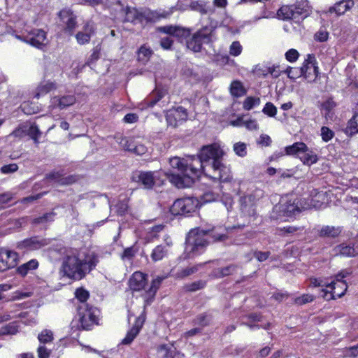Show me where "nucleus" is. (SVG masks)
I'll return each mask as SVG.
<instances>
[{
    "mask_svg": "<svg viewBox=\"0 0 358 358\" xmlns=\"http://www.w3.org/2000/svg\"><path fill=\"white\" fill-rule=\"evenodd\" d=\"M321 137L323 141L324 142H329L330 140H331L335 134L334 132L330 129L329 127L323 126L321 128Z\"/></svg>",
    "mask_w": 358,
    "mask_h": 358,
    "instance_id": "obj_52",
    "label": "nucleus"
},
{
    "mask_svg": "<svg viewBox=\"0 0 358 358\" xmlns=\"http://www.w3.org/2000/svg\"><path fill=\"white\" fill-rule=\"evenodd\" d=\"M329 33L324 29H320L315 34V39L319 42H324L328 40Z\"/></svg>",
    "mask_w": 358,
    "mask_h": 358,
    "instance_id": "obj_60",
    "label": "nucleus"
},
{
    "mask_svg": "<svg viewBox=\"0 0 358 358\" xmlns=\"http://www.w3.org/2000/svg\"><path fill=\"white\" fill-rule=\"evenodd\" d=\"M300 200L295 195H285L279 203L275 205L271 213L272 220H282L284 217H292L301 211Z\"/></svg>",
    "mask_w": 358,
    "mask_h": 358,
    "instance_id": "obj_6",
    "label": "nucleus"
},
{
    "mask_svg": "<svg viewBox=\"0 0 358 358\" xmlns=\"http://www.w3.org/2000/svg\"><path fill=\"white\" fill-rule=\"evenodd\" d=\"M38 266V262L36 259H31L28 262L23 264L17 268V272L22 276L26 275L31 270L36 269Z\"/></svg>",
    "mask_w": 358,
    "mask_h": 358,
    "instance_id": "obj_38",
    "label": "nucleus"
},
{
    "mask_svg": "<svg viewBox=\"0 0 358 358\" xmlns=\"http://www.w3.org/2000/svg\"><path fill=\"white\" fill-rule=\"evenodd\" d=\"M314 300V296L311 294H303L301 296L296 297L294 299V303L302 306L310 302H312Z\"/></svg>",
    "mask_w": 358,
    "mask_h": 358,
    "instance_id": "obj_54",
    "label": "nucleus"
},
{
    "mask_svg": "<svg viewBox=\"0 0 358 358\" xmlns=\"http://www.w3.org/2000/svg\"><path fill=\"white\" fill-rule=\"evenodd\" d=\"M213 33L212 27H203L187 41V47L188 49L199 52L201 50L203 43H209L211 41Z\"/></svg>",
    "mask_w": 358,
    "mask_h": 358,
    "instance_id": "obj_12",
    "label": "nucleus"
},
{
    "mask_svg": "<svg viewBox=\"0 0 358 358\" xmlns=\"http://www.w3.org/2000/svg\"><path fill=\"white\" fill-rule=\"evenodd\" d=\"M76 99L74 95L55 96L51 99V104L54 108L64 109L72 106L76 103Z\"/></svg>",
    "mask_w": 358,
    "mask_h": 358,
    "instance_id": "obj_22",
    "label": "nucleus"
},
{
    "mask_svg": "<svg viewBox=\"0 0 358 358\" xmlns=\"http://www.w3.org/2000/svg\"><path fill=\"white\" fill-rule=\"evenodd\" d=\"M37 352L38 358H48L50 356V352L44 345H40L38 348Z\"/></svg>",
    "mask_w": 358,
    "mask_h": 358,
    "instance_id": "obj_64",
    "label": "nucleus"
},
{
    "mask_svg": "<svg viewBox=\"0 0 358 358\" xmlns=\"http://www.w3.org/2000/svg\"><path fill=\"white\" fill-rule=\"evenodd\" d=\"M80 327L84 330H90L97 324V313L99 310L88 303H83L77 307Z\"/></svg>",
    "mask_w": 358,
    "mask_h": 358,
    "instance_id": "obj_10",
    "label": "nucleus"
},
{
    "mask_svg": "<svg viewBox=\"0 0 358 358\" xmlns=\"http://www.w3.org/2000/svg\"><path fill=\"white\" fill-rule=\"evenodd\" d=\"M164 96V93L162 91L156 90L150 94L145 99V104L148 107H153L158 103Z\"/></svg>",
    "mask_w": 358,
    "mask_h": 358,
    "instance_id": "obj_37",
    "label": "nucleus"
},
{
    "mask_svg": "<svg viewBox=\"0 0 358 358\" xmlns=\"http://www.w3.org/2000/svg\"><path fill=\"white\" fill-rule=\"evenodd\" d=\"M313 69L315 78H317L319 76V67L314 55H308L307 58L305 59L301 68L288 67L285 70L287 76L291 79H295L300 76H303L306 79H310V76L307 74L308 69Z\"/></svg>",
    "mask_w": 358,
    "mask_h": 358,
    "instance_id": "obj_8",
    "label": "nucleus"
},
{
    "mask_svg": "<svg viewBox=\"0 0 358 358\" xmlns=\"http://www.w3.org/2000/svg\"><path fill=\"white\" fill-rule=\"evenodd\" d=\"M199 201L196 198L187 196L176 199L170 208L173 215L187 216L194 212L198 206Z\"/></svg>",
    "mask_w": 358,
    "mask_h": 358,
    "instance_id": "obj_11",
    "label": "nucleus"
},
{
    "mask_svg": "<svg viewBox=\"0 0 358 358\" xmlns=\"http://www.w3.org/2000/svg\"><path fill=\"white\" fill-rule=\"evenodd\" d=\"M354 5L353 0H341L329 7L328 13L330 14L335 13L337 16L342 15L350 10Z\"/></svg>",
    "mask_w": 358,
    "mask_h": 358,
    "instance_id": "obj_21",
    "label": "nucleus"
},
{
    "mask_svg": "<svg viewBox=\"0 0 358 358\" xmlns=\"http://www.w3.org/2000/svg\"><path fill=\"white\" fill-rule=\"evenodd\" d=\"M351 273L352 271L350 269L342 270L339 272L336 276V281H332L327 285V287L329 288L330 291L322 290L324 292L322 296L327 300L342 297L348 289L347 283L343 280V278Z\"/></svg>",
    "mask_w": 358,
    "mask_h": 358,
    "instance_id": "obj_7",
    "label": "nucleus"
},
{
    "mask_svg": "<svg viewBox=\"0 0 358 358\" xmlns=\"http://www.w3.org/2000/svg\"><path fill=\"white\" fill-rule=\"evenodd\" d=\"M190 36V30L179 26H176L173 36L179 39L186 38Z\"/></svg>",
    "mask_w": 358,
    "mask_h": 358,
    "instance_id": "obj_48",
    "label": "nucleus"
},
{
    "mask_svg": "<svg viewBox=\"0 0 358 358\" xmlns=\"http://www.w3.org/2000/svg\"><path fill=\"white\" fill-rule=\"evenodd\" d=\"M286 154L294 155L299 152H306L308 151L307 145L303 142H296L292 145L285 148Z\"/></svg>",
    "mask_w": 358,
    "mask_h": 358,
    "instance_id": "obj_34",
    "label": "nucleus"
},
{
    "mask_svg": "<svg viewBox=\"0 0 358 358\" xmlns=\"http://www.w3.org/2000/svg\"><path fill=\"white\" fill-rule=\"evenodd\" d=\"M59 16L64 25L65 32L72 35L77 27V16L70 9H63L59 13Z\"/></svg>",
    "mask_w": 358,
    "mask_h": 358,
    "instance_id": "obj_16",
    "label": "nucleus"
},
{
    "mask_svg": "<svg viewBox=\"0 0 358 358\" xmlns=\"http://www.w3.org/2000/svg\"><path fill=\"white\" fill-rule=\"evenodd\" d=\"M189 8L191 10L199 12L202 15L208 13L210 10L206 3L202 0L192 1L189 4Z\"/></svg>",
    "mask_w": 358,
    "mask_h": 358,
    "instance_id": "obj_36",
    "label": "nucleus"
},
{
    "mask_svg": "<svg viewBox=\"0 0 358 358\" xmlns=\"http://www.w3.org/2000/svg\"><path fill=\"white\" fill-rule=\"evenodd\" d=\"M56 213L53 211L43 214L42 216L35 217L32 220L34 224H41L54 221Z\"/></svg>",
    "mask_w": 358,
    "mask_h": 358,
    "instance_id": "obj_40",
    "label": "nucleus"
},
{
    "mask_svg": "<svg viewBox=\"0 0 358 358\" xmlns=\"http://www.w3.org/2000/svg\"><path fill=\"white\" fill-rule=\"evenodd\" d=\"M234 151L238 156L243 157L247 155V145L242 142L236 143L234 145Z\"/></svg>",
    "mask_w": 358,
    "mask_h": 358,
    "instance_id": "obj_47",
    "label": "nucleus"
},
{
    "mask_svg": "<svg viewBox=\"0 0 358 358\" xmlns=\"http://www.w3.org/2000/svg\"><path fill=\"white\" fill-rule=\"evenodd\" d=\"M27 134L31 138L34 140L35 144L38 145L39 143L38 138L41 136V131L36 124H33L30 126Z\"/></svg>",
    "mask_w": 358,
    "mask_h": 358,
    "instance_id": "obj_44",
    "label": "nucleus"
},
{
    "mask_svg": "<svg viewBox=\"0 0 358 358\" xmlns=\"http://www.w3.org/2000/svg\"><path fill=\"white\" fill-rule=\"evenodd\" d=\"M53 338V333L49 329L43 330L38 336V341L43 344L51 343Z\"/></svg>",
    "mask_w": 358,
    "mask_h": 358,
    "instance_id": "obj_43",
    "label": "nucleus"
},
{
    "mask_svg": "<svg viewBox=\"0 0 358 358\" xmlns=\"http://www.w3.org/2000/svg\"><path fill=\"white\" fill-rule=\"evenodd\" d=\"M66 173L64 169L54 170L45 175V179L48 181L57 182L61 185H70L76 182L75 176L64 177Z\"/></svg>",
    "mask_w": 358,
    "mask_h": 358,
    "instance_id": "obj_18",
    "label": "nucleus"
},
{
    "mask_svg": "<svg viewBox=\"0 0 358 358\" xmlns=\"http://www.w3.org/2000/svg\"><path fill=\"white\" fill-rule=\"evenodd\" d=\"M123 148L125 150L133 152L137 155H142L147 152V148L143 144L131 138L124 140Z\"/></svg>",
    "mask_w": 358,
    "mask_h": 358,
    "instance_id": "obj_23",
    "label": "nucleus"
},
{
    "mask_svg": "<svg viewBox=\"0 0 358 358\" xmlns=\"http://www.w3.org/2000/svg\"><path fill=\"white\" fill-rule=\"evenodd\" d=\"M18 331V326L16 322H10L4 327H2L0 329V334L8 335V334H15Z\"/></svg>",
    "mask_w": 358,
    "mask_h": 358,
    "instance_id": "obj_42",
    "label": "nucleus"
},
{
    "mask_svg": "<svg viewBox=\"0 0 358 358\" xmlns=\"http://www.w3.org/2000/svg\"><path fill=\"white\" fill-rule=\"evenodd\" d=\"M206 264V262L201 263L192 266L182 268L177 272L176 277L178 278H184L192 274H194L196 273L199 270V268L203 267Z\"/></svg>",
    "mask_w": 358,
    "mask_h": 358,
    "instance_id": "obj_35",
    "label": "nucleus"
},
{
    "mask_svg": "<svg viewBox=\"0 0 358 358\" xmlns=\"http://www.w3.org/2000/svg\"><path fill=\"white\" fill-rule=\"evenodd\" d=\"M18 169V166L16 164H10L4 165L1 168V171L3 173L8 174L15 172Z\"/></svg>",
    "mask_w": 358,
    "mask_h": 358,
    "instance_id": "obj_62",
    "label": "nucleus"
},
{
    "mask_svg": "<svg viewBox=\"0 0 358 358\" xmlns=\"http://www.w3.org/2000/svg\"><path fill=\"white\" fill-rule=\"evenodd\" d=\"M76 38L77 40V42L80 44L83 45L85 43H87L90 42L91 36L90 33H84L83 31H79L76 35Z\"/></svg>",
    "mask_w": 358,
    "mask_h": 358,
    "instance_id": "obj_56",
    "label": "nucleus"
},
{
    "mask_svg": "<svg viewBox=\"0 0 358 358\" xmlns=\"http://www.w3.org/2000/svg\"><path fill=\"white\" fill-rule=\"evenodd\" d=\"M242 52V46L238 41H234L229 49V53L233 56H238Z\"/></svg>",
    "mask_w": 358,
    "mask_h": 358,
    "instance_id": "obj_58",
    "label": "nucleus"
},
{
    "mask_svg": "<svg viewBox=\"0 0 358 358\" xmlns=\"http://www.w3.org/2000/svg\"><path fill=\"white\" fill-rule=\"evenodd\" d=\"M55 88V85L53 83L48 82L43 84H41L36 90L34 97L38 99L41 96H43L50 92L52 90Z\"/></svg>",
    "mask_w": 358,
    "mask_h": 358,
    "instance_id": "obj_39",
    "label": "nucleus"
},
{
    "mask_svg": "<svg viewBox=\"0 0 358 358\" xmlns=\"http://www.w3.org/2000/svg\"><path fill=\"white\" fill-rule=\"evenodd\" d=\"M260 103L259 98L252 96L247 97L243 101V108L247 110H251L254 106L259 105Z\"/></svg>",
    "mask_w": 358,
    "mask_h": 358,
    "instance_id": "obj_46",
    "label": "nucleus"
},
{
    "mask_svg": "<svg viewBox=\"0 0 358 358\" xmlns=\"http://www.w3.org/2000/svg\"><path fill=\"white\" fill-rule=\"evenodd\" d=\"M206 282L203 280H198L186 285V289L189 292H195L204 288Z\"/></svg>",
    "mask_w": 358,
    "mask_h": 358,
    "instance_id": "obj_55",
    "label": "nucleus"
},
{
    "mask_svg": "<svg viewBox=\"0 0 358 358\" xmlns=\"http://www.w3.org/2000/svg\"><path fill=\"white\" fill-rule=\"evenodd\" d=\"M162 176L163 174L160 171H136L132 173L131 179L133 182L138 183L144 189H152L157 180H160L161 181L164 180V178H162Z\"/></svg>",
    "mask_w": 358,
    "mask_h": 358,
    "instance_id": "obj_9",
    "label": "nucleus"
},
{
    "mask_svg": "<svg viewBox=\"0 0 358 358\" xmlns=\"http://www.w3.org/2000/svg\"><path fill=\"white\" fill-rule=\"evenodd\" d=\"M173 43V40L169 36L162 38L160 40V45L164 50H171Z\"/></svg>",
    "mask_w": 358,
    "mask_h": 358,
    "instance_id": "obj_61",
    "label": "nucleus"
},
{
    "mask_svg": "<svg viewBox=\"0 0 358 358\" xmlns=\"http://www.w3.org/2000/svg\"><path fill=\"white\" fill-rule=\"evenodd\" d=\"M238 268L239 266L235 264L222 268H216L213 270L211 275L215 278H222L234 274L237 272Z\"/></svg>",
    "mask_w": 358,
    "mask_h": 358,
    "instance_id": "obj_25",
    "label": "nucleus"
},
{
    "mask_svg": "<svg viewBox=\"0 0 358 358\" xmlns=\"http://www.w3.org/2000/svg\"><path fill=\"white\" fill-rule=\"evenodd\" d=\"M299 54L298 51L295 49H289L285 53V58L287 61L290 62H294L297 60L299 58Z\"/></svg>",
    "mask_w": 358,
    "mask_h": 358,
    "instance_id": "obj_59",
    "label": "nucleus"
},
{
    "mask_svg": "<svg viewBox=\"0 0 358 358\" xmlns=\"http://www.w3.org/2000/svg\"><path fill=\"white\" fill-rule=\"evenodd\" d=\"M294 7V9L295 15V21H299L301 19L304 18L308 15V3L307 2H300L296 4H292Z\"/></svg>",
    "mask_w": 358,
    "mask_h": 358,
    "instance_id": "obj_32",
    "label": "nucleus"
},
{
    "mask_svg": "<svg viewBox=\"0 0 358 358\" xmlns=\"http://www.w3.org/2000/svg\"><path fill=\"white\" fill-rule=\"evenodd\" d=\"M250 187L248 189L243 196H241L240 202L242 206H252L255 201L258 200L263 196V191L255 187L252 183L249 184Z\"/></svg>",
    "mask_w": 358,
    "mask_h": 358,
    "instance_id": "obj_19",
    "label": "nucleus"
},
{
    "mask_svg": "<svg viewBox=\"0 0 358 358\" xmlns=\"http://www.w3.org/2000/svg\"><path fill=\"white\" fill-rule=\"evenodd\" d=\"M152 53V51L150 48L143 45L140 48L138 52V59L141 61H146L151 56Z\"/></svg>",
    "mask_w": 358,
    "mask_h": 358,
    "instance_id": "obj_51",
    "label": "nucleus"
},
{
    "mask_svg": "<svg viewBox=\"0 0 358 358\" xmlns=\"http://www.w3.org/2000/svg\"><path fill=\"white\" fill-rule=\"evenodd\" d=\"M333 253L334 255H340L341 257H351L358 255L356 249L353 246L341 244L334 248Z\"/></svg>",
    "mask_w": 358,
    "mask_h": 358,
    "instance_id": "obj_28",
    "label": "nucleus"
},
{
    "mask_svg": "<svg viewBox=\"0 0 358 358\" xmlns=\"http://www.w3.org/2000/svg\"><path fill=\"white\" fill-rule=\"evenodd\" d=\"M344 133L348 136H353L358 134V105L356 106L352 117L348 120Z\"/></svg>",
    "mask_w": 358,
    "mask_h": 358,
    "instance_id": "obj_26",
    "label": "nucleus"
},
{
    "mask_svg": "<svg viewBox=\"0 0 358 358\" xmlns=\"http://www.w3.org/2000/svg\"><path fill=\"white\" fill-rule=\"evenodd\" d=\"M230 93L234 97H241L244 96L247 91L243 87L242 83L239 80H234L230 85Z\"/></svg>",
    "mask_w": 358,
    "mask_h": 358,
    "instance_id": "obj_33",
    "label": "nucleus"
},
{
    "mask_svg": "<svg viewBox=\"0 0 358 358\" xmlns=\"http://www.w3.org/2000/svg\"><path fill=\"white\" fill-rule=\"evenodd\" d=\"M122 11L125 15L124 22H130L134 25L140 24L142 27H145L149 24H154L162 19L169 17L173 13V8L152 10L145 7L126 6Z\"/></svg>",
    "mask_w": 358,
    "mask_h": 358,
    "instance_id": "obj_5",
    "label": "nucleus"
},
{
    "mask_svg": "<svg viewBox=\"0 0 358 358\" xmlns=\"http://www.w3.org/2000/svg\"><path fill=\"white\" fill-rule=\"evenodd\" d=\"M49 243V240L35 236L17 242V248L21 250H25L31 251L43 248Z\"/></svg>",
    "mask_w": 358,
    "mask_h": 358,
    "instance_id": "obj_14",
    "label": "nucleus"
},
{
    "mask_svg": "<svg viewBox=\"0 0 358 358\" xmlns=\"http://www.w3.org/2000/svg\"><path fill=\"white\" fill-rule=\"evenodd\" d=\"M342 231V229L339 227L334 226H323L318 231V236L321 238H335L338 237Z\"/></svg>",
    "mask_w": 358,
    "mask_h": 358,
    "instance_id": "obj_29",
    "label": "nucleus"
},
{
    "mask_svg": "<svg viewBox=\"0 0 358 358\" xmlns=\"http://www.w3.org/2000/svg\"><path fill=\"white\" fill-rule=\"evenodd\" d=\"M336 106V102L332 98H329L322 103V110L325 111V115H328L331 111Z\"/></svg>",
    "mask_w": 358,
    "mask_h": 358,
    "instance_id": "obj_53",
    "label": "nucleus"
},
{
    "mask_svg": "<svg viewBox=\"0 0 358 358\" xmlns=\"http://www.w3.org/2000/svg\"><path fill=\"white\" fill-rule=\"evenodd\" d=\"M224 152L217 143L203 145L197 156L193 159V176H201L204 173L215 181L227 182L231 181L232 176L229 166L222 162Z\"/></svg>",
    "mask_w": 358,
    "mask_h": 358,
    "instance_id": "obj_1",
    "label": "nucleus"
},
{
    "mask_svg": "<svg viewBox=\"0 0 358 358\" xmlns=\"http://www.w3.org/2000/svg\"><path fill=\"white\" fill-rule=\"evenodd\" d=\"M143 320H141L140 317L136 320L133 327L127 332L125 338L122 339L121 343L123 345H129L139 334L142 328Z\"/></svg>",
    "mask_w": 358,
    "mask_h": 358,
    "instance_id": "obj_27",
    "label": "nucleus"
},
{
    "mask_svg": "<svg viewBox=\"0 0 358 358\" xmlns=\"http://www.w3.org/2000/svg\"><path fill=\"white\" fill-rule=\"evenodd\" d=\"M170 166L176 169L178 172L162 171L163 177L166 178L169 181L178 188H184L191 186L198 179V176H193L194 171L191 166L193 164L192 157L187 159H181L174 157L169 159Z\"/></svg>",
    "mask_w": 358,
    "mask_h": 358,
    "instance_id": "obj_3",
    "label": "nucleus"
},
{
    "mask_svg": "<svg viewBox=\"0 0 358 358\" xmlns=\"http://www.w3.org/2000/svg\"><path fill=\"white\" fill-rule=\"evenodd\" d=\"M17 252L0 248V272L14 268L17 264Z\"/></svg>",
    "mask_w": 358,
    "mask_h": 358,
    "instance_id": "obj_15",
    "label": "nucleus"
},
{
    "mask_svg": "<svg viewBox=\"0 0 358 358\" xmlns=\"http://www.w3.org/2000/svg\"><path fill=\"white\" fill-rule=\"evenodd\" d=\"M75 295L76 299L80 301L79 305H82L83 303H87V300L90 296L88 291L82 287L78 288L75 292Z\"/></svg>",
    "mask_w": 358,
    "mask_h": 358,
    "instance_id": "obj_45",
    "label": "nucleus"
},
{
    "mask_svg": "<svg viewBox=\"0 0 358 358\" xmlns=\"http://www.w3.org/2000/svg\"><path fill=\"white\" fill-rule=\"evenodd\" d=\"M227 238V235H215L211 229H193L190 230L186 236L185 252L187 253V257L192 258L203 253L211 239L215 241H222Z\"/></svg>",
    "mask_w": 358,
    "mask_h": 358,
    "instance_id": "obj_4",
    "label": "nucleus"
},
{
    "mask_svg": "<svg viewBox=\"0 0 358 358\" xmlns=\"http://www.w3.org/2000/svg\"><path fill=\"white\" fill-rule=\"evenodd\" d=\"M99 261V256L94 252H90L81 258L78 251L71 250L63 259L62 271L68 278L80 280L95 268Z\"/></svg>",
    "mask_w": 358,
    "mask_h": 358,
    "instance_id": "obj_2",
    "label": "nucleus"
},
{
    "mask_svg": "<svg viewBox=\"0 0 358 358\" xmlns=\"http://www.w3.org/2000/svg\"><path fill=\"white\" fill-rule=\"evenodd\" d=\"M164 279V277H157L152 280L150 288L145 292L144 298L145 305L151 304Z\"/></svg>",
    "mask_w": 358,
    "mask_h": 358,
    "instance_id": "obj_24",
    "label": "nucleus"
},
{
    "mask_svg": "<svg viewBox=\"0 0 358 358\" xmlns=\"http://www.w3.org/2000/svg\"><path fill=\"white\" fill-rule=\"evenodd\" d=\"M262 111L270 117H274L276 115L277 108L272 103L268 102L264 106Z\"/></svg>",
    "mask_w": 358,
    "mask_h": 358,
    "instance_id": "obj_57",
    "label": "nucleus"
},
{
    "mask_svg": "<svg viewBox=\"0 0 358 358\" xmlns=\"http://www.w3.org/2000/svg\"><path fill=\"white\" fill-rule=\"evenodd\" d=\"M270 255H271L270 252L255 251L254 252V257L259 262H261L266 261Z\"/></svg>",
    "mask_w": 358,
    "mask_h": 358,
    "instance_id": "obj_63",
    "label": "nucleus"
},
{
    "mask_svg": "<svg viewBox=\"0 0 358 358\" xmlns=\"http://www.w3.org/2000/svg\"><path fill=\"white\" fill-rule=\"evenodd\" d=\"M211 320V317L206 314L203 313L198 315L195 320V324L199 325L202 327H206L209 324Z\"/></svg>",
    "mask_w": 358,
    "mask_h": 358,
    "instance_id": "obj_50",
    "label": "nucleus"
},
{
    "mask_svg": "<svg viewBox=\"0 0 358 358\" xmlns=\"http://www.w3.org/2000/svg\"><path fill=\"white\" fill-rule=\"evenodd\" d=\"M303 227H295V226H287L278 229L280 235L292 234H294L298 231H302Z\"/></svg>",
    "mask_w": 358,
    "mask_h": 358,
    "instance_id": "obj_49",
    "label": "nucleus"
},
{
    "mask_svg": "<svg viewBox=\"0 0 358 358\" xmlns=\"http://www.w3.org/2000/svg\"><path fill=\"white\" fill-rule=\"evenodd\" d=\"M294 7L292 6V5H285L282 6L278 10V15L279 18L287 20H295V15L294 11Z\"/></svg>",
    "mask_w": 358,
    "mask_h": 358,
    "instance_id": "obj_31",
    "label": "nucleus"
},
{
    "mask_svg": "<svg viewBox=\"0 0 358 358\" xmlns=\"http://www.w3.org/2000/svg\"><path fill=\"white\" fill-rule=\"evenodd\" d=\"M304 153V155L301 159L304 164L310 166L317 162V156L314 152L308 150Z\"/></svg>",
    "mask_w": 358,
    "mask_h": 358,
    "instance_id": "obj_41",
    "label": "nucleus"
},
{
    "mask_svg": "<svg viewBox=\"0 0 358 358\" xmlns=\"http://www.w3.org/2000/svg\"><path fill=\"white\" fill-rule=\"evenodd\" d=\"M19 38L25 43L40 50H43L48 43L45 31L40 29H32L27 35Z\"/></svg>",
    "mask_w": 358,
    "mask_h": 358,
    "instance_id": "obj_13",
    "label": "nucleus"
},
{
    "mask_svg": "<svg viewBox=\"0 0 358 358\" xmlns=\"http://www.w3.org/2000/svg\"><path fill=\"white\" fill-rule=\"evenodd\" d=\"M129 287L134 292L143 289L147 284L146 275L141 272H135L129 279Z\"/></svg>",
    "mask_w": 358,
    "mask_h": 358,
    "instance_id": "obj_20",
    "label": "nucleus"
},
{
    "mask_svg": "<svg viewBox=\"0 0 358 358\" xmlns=\"http://www.w3.org/2000/svg\"><path fill=\"white\" fill-rule=\"evenodd\" d=\"M187 115V110L182 106H178L167 111L166 120L169 125L176 127L179 122L185 121Z\"/></svg>",
    "mask_w": 358,
    "mask_h": 358,
    "instance_id": "obj_17",
    "label": "nucleus"
},
{
    "mask_svg": "<svg viewBox=\"0 0 358 358\" xmlns=\"http://www.w3.org/2000/svg\"><path fill=\"white\" fill-rule=\"evenodd\" d=\"M169 245H159L156 246L152 253L151 258L154 262L162 260L168 255Z\"/></svg>",
    "mask_w": 358,
    "mask_h": 358,
    "instance_id": "obj_30",
    "label": "nucleus"
}]
</instances>
